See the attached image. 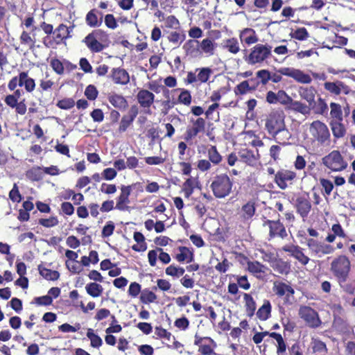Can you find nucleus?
Masks as SVG:
<instances>
[{
	"label": "nucleus",
	"mask_w": 355,
	"mask_h": 355,
	"mask_svg": "<svg viewBox=\"0 0 355 355\" xmlns=\"http://www.w3.org/2000/svg\"><path fill=\"white\" fill-rule=\"evenodd\" d=\"M83 42L92 53H100L109 46L110 35L103 29H94L83 39Z\"/></svg>",
	"instance_id": "nucleus-1"
},
{
	"label": "nucleus",
	"mask_w": 355,
	"mask_h": 355,
	"mask_svg": "<svg viewBox=\"0 0 355 355\" xmlns=\"http://www.w3.org/2000/svg\"><path fill=\"white\" fill-rule=\"evenodd\" d=\"M307 232L312 238H307L306 239V245L313 254L322 257L324 255L334 252L335 248L334 246L318 239L320 234L316 230L310 227L308 228Z\"/></svg>",
	"instance_id": "nucleus-2"
},
{
	"label": "nucleus",
	"mask_w": 355,
	"mask_h": 355,
	"mask_svg": "<svg viewBox=\"0 0 355 355\" xmlns=\"http://www.w3.org/2000/svg\"><path fill=\"white\" fill-rule=\"evenodd\" d=\"M277 73H270V80L273 83H278L282 80V75L293 78L295 81L301 84H310L312 81L311 77L304 73L302 70L293 67H282Z\"/></svg>",
	"instance_id": "nucleus-3"
},
{
	"label": "nucleus",
	"mask_w": 355,
	"mask_h": 355,
	"mask_svg": "<svg viewBox=\"0 0 355 355\" xmlns=\"http://www.w3.org/2000/svg\"><path fill=\"white\" fill-rule=\"evenodd\" d=\"M233 181L226 173L215 175L211 181L210 188L216 198H224L229 196L232 190Z\"/></svg>",
	"instance_id": "nucleus-4"
},
{
	"label": "nucleus",
	"mask_w": 355,
	"mask_h": 355,
	"mask_svg": "<svg viewBox=\"0 0 355 355\" xmlns=\"http://www.w3.org/2000/svg\"><path fill=\"white\" fill-rule=\"evenodd\" d=\"M272 46L267 43L257 44L251 48L250 53L243 58L250 65L263 64L272 56Z\"/></svg>",
	"instance_id": "nucleus-5"
},
{
	"label": "nucleus",
	"mask_w": 355,
	"mask_h": 355,
	"mask_svg": "<svg viewBox=\"0 0 355 355\" xmlns=\"http://www.w3.org/2000/svg\"><path fill=\"white\" fill-rule=\"evenodd\" d=\"M351 261L344 254H340L333 259L330 264V271L336 281L348 279L351 271Z\"/></svg>",
	"instance_id": "nucleus-6"
},
{
	"label": "nucleus",
	"mask_w": 355,
	"mask_h": 355,
	"mask_svg": "<svg viewBox=\"0 0 355 355\" xmlns=\"http://www.w3.org/2000/svg\"><path fill=\"white\" fill-rule=\"evenodd\" d=\"M309 132L313 141L321 146H329L331 142V135L327 125L316 120L310 124Z\"/></svg>",
	"instance_id": "nucleus-7"
},
{
	"label": "nucleus",
	"mask_w": 355,
	"mask_h": 355,
	"mask_svg": "<svg viewBox=\"0 0 355 355\" xmlns=\"http://www.w3.org/2000/svg\"><path fill=\"white\" fill-rule=\"evenodd\" d=\"M265 128L268 134L275 137L285 129L284 116L282 112H270L265 120Z\"/></svg>",
	"instance_id": "nucleus-8"
},
{
	"label": "nucleus",
	"mask_w": 355,
	"mask_h": 355,
	"mask_svg": "<svg viewBox=\"0 0 355 355\" xmlns=\"http://www.w3.org/2000/svg\"><path fill=\"white\" fill-rule=\"evenodd\" d=\"M322 163L327 168L334 172L342 171L347 167V162L340 152L334 150L322 159Z\"/></svg>",
	"instance_id": "nucleus-9"
},
{
	"label": "nucleus",
	"mask_w": 355,
	"mask_h": 355,
	"mask_svg": "<svg viewBox=\"0 0 355 355\" xmlns=\"http://www.w3.org/2000/svg\"><path fill=\"white\" fill-rule=\"evenodd\" d=\"M17 86L24 87L26 92L31 93L35 89V80L28 76V71H21L18 76L12 78L8 84L10 91L15 90Z\"/></svg>",
	"instance_id": "nucleus-10"
},
{
	"label": "nucleus",
	"mask_w": 355,
	"mask_h": 355,
	"mask_svg": "<svg viewBox=\"0 0 355 355\" xmlns=\"http://www.w3.org/2000/svg\"><path fill=\"white\" fill-rule=\"evenodd\" d=\"M263 227H268V236L271 239L280 238L284 239L288 236L287 231L284 223L279 219L270 220L263 218Z\"/></svg>",
	"instance_id": "nucleus-11"
},
{
	"label": "nucleus",
	"mask_w": 355,
	"mask_h": 355,
	"mask_svg": "<svg viewBox=\"0 0 355 355\" xmlns=\"http://www.w3.org/2000/svg\"><path fill=\"white\" fill-rule=\"evenodd\" d=\"M298 315L310 328L316 329L322 324L318 313L311 306H300Z\"/></svg>",
	"instance_id": "nucleus-12"
},
{
	"label": "nucleus",
	"mask_w": 355,
	"mask_h": 355,
	"mask_svg": "<svg viewBox=\"0 0 355 355\" xmlns=\"http://www.w3.org/2000/svg\"><path fill=\"white\" fill-rule=\"evenodd\" d=\"M55 83L52 80L41 79L40 80L39 87L37 92L40 96L37 98L39 104L42 107H47L53 103L52 94H48L47 92L51 91Z\"/></svg>",
	"instance_id": "nucleus-13"
},
{
	"label": "nucleus",
	"mask_w": 355,
	"mask_h": 355,
	"mask_svg": "<svg viewBox=\"0 0 355 355\" xmlns=\"http://www.w3.org/2000/svg\"><path fill=\"white\" fill-rule=\"evenodd\" d=\"M272 291L279 297H284L285 304H292L291 297H293L295 291L291 286L283 282L276 281L273 283Z\"/></svg>",
	"instance_id": "nucleus-14"
},
{
	"label": "nucleus",
	"mask_w": 355,
	"mask_h": 355,
	"mask_svg": "<svg viewBox=\"0 0 355 355\" xmlns=\"http://www.w3.org/2000/svg\"><path fill=\"white\" fill-rule=\"evenodd\" d=\"M297 174L295 171L285 168H280L275 174L274 182L281 189H286L288 183L292 184L296 179Z\"/></svg>",
	"instance_id": "nucleus-15"
},
{
	"label": "nucleus",
	"mask_w": 355,
	"mask_h": 355,
	"mask_svg": "<svg viewBox=\"0 0 355 355\" xmlns=\"http://www.w3.org/2000/svg\"><path fill=\"white\" fill-rule=\"evenodd\" d=\"M282 250L295 259L301 265L306 266L310 258L304 252V249L298 245L286 244L282 247Z\"/></svg>",
	"instance_id": "nucleus-16"
},
{
	"label": "nucleus",
	"mask_w": 355,
	"mask_h": 355,
	"mask_svg": "<svg viewBox=\"0 0 355 355\" xmlns=\"http://www.w3.org/2000/svg\"><path fill=\"white\" fill-rule=\"evenodd\" d=\"M191 127H188L184 134V140L189 141L192 140L200 132H204L205 130L206 121L202 117H198L196 119H191Z\"/></svg>",
	"instance_id": "nucleus-17"
},
{
	"label": "nucleus",
	"mask_w": 355,
	"mask_h": 355,
	"mask_svg": "<svg viewBox=\"0 0 355 355\" xmlns=\"http://www.w3.org/2000/svg\"><path fill=\"white\" fill-rule=\"evenodd\" d=\"M155 94L148 89H141L137 94L136 98L140 107L146 113H150V108L155 101Z\"/></svg>",
	"instance_id": "nucleus-18"
},
{
	"label": "nucleus",
	"mask_w": 355,
	"mask_h": 355,
	"mask_svg": "<svg viewBox=\"0 0 355 355\" xmlns=\"http://www.w3.org/2000/svg\"><path fill=\"white\" fill-rule=\"evenodd\" d=\"M295 207L297 213L303 218H306L311 210V202L309 194L297 197Z\"/></svg>",
	"instance_id": "nucleus-19"
},
{
	"label": "nucleus",
	"mask_w": 355,
	"mask_h": 355,
	"mask_svg": "<svg viewBox=\"0 0 355 355\" xmlns=\"http://www.w3.org/2000/svg\"><path fill=\"white\" fill-rule=\"evenodd\" d=\"M139 114V107L137 105H131L128 114H124L120 121L118 131L120 133L125 132L130 127Z\"/></svg>",
	"instance_id": "nucleus-20"
},
{
	"label": "nucleus",
	"mask_w": 355,
	"mask_h": 355,
	"mask_svg": "<svg viewBox=\"0 0 355 355\" xmlns=\"http://www.w3.org/2000/svg\"><path fill=\"white\" fill-rule=\"evenodd\" d=\"M239 156L243 162L250 166H255L260 159L258 149L252 150L248 148H241L239 151Z\"/></svg>",
	"instance_id": "nucleus-21"
},
{
	"label": "nucleus",
	"mask_w": 355,
	"mask_h": 355,
	"mask_svg": "<svg viewBox=\"0 0 355 355\" xmlns=\"http://www.w3.org/2000/svg\"><path fill=\"white\" fill-rule=\"evenodd\" d=\"M132 191V185L121 186V193L116 198V203L115 209L119 211H126L129 207L128 205L130 203L129 197Z\"/></svg>",
	"instance_id": "nucleus-22"
},
{
	"label": "nucleus",
	"mask_w": 355,
	"mask_h": 355,
	"mask_svg": "<svg viewBox=\"0 0 355 355\" xmlns=\"http://www.w3.org/2000/svg\"><path fill=\"white\" fill-rule=\"evenodd\" d=\"M182 49L186 57L191 59L201 58L199 40H188L183 44Z\"/></svg>",
	"instance_id": "nucleus-23"
},
{
	"label": "nucleus",
	"mask_w": 355,
	"mask_h": 355,
	"mask_svg": "<svg viewBox=\"0 0 355 355\" xmlns=\"http://www.w3.org/2000/svg\"><path fill=\"white\" fill-rule=\"evenodd\" d=\"M109 78L116 85H125L130 82V75L128 72L121 67L112 68Z\"/></svg>",
	"instance_id": "nucleus-24"
},
{
	"label": "nucleus",
	"mask_w": 355,
	"mask_h": 355,
	"mask_svg": "<svg viewBox=\"0 0 355 355\" xmlns=\"http://www.w3.org/2000/svg\"><path fill=\"white\" fill-rule=\"evenodd\" d=\"M103 12L96 8L90 10L86 15V24L91 28H96L101 26L103 23Z\"/></svg>",
	"instance_id": "nucleus-25"
},
{
	"label": "nucleus",
	"mask_w": 355,
	"mask_h": 355,
	"mask_svg": "<svg viewBox=\"0 0 355 355\" xmlns=\"http://www.w3.org/2000/svg\"><path fill=\"white\" fill-rule=\"evenodd\" d=\"M107 98L109 103L115 108L119 110H125L128 107L127 99L121 94L114 92L109 93Z\"/></svg>",
	"instance_id": "nucleus-26"
},
{
	"label": "nucleus",
	"mask_w": 355,
	"mask_h": 355,
	"mask_svg": "<svg viewBox=\"0 0 355 355\" xmlns=\"http://www.w3.org/2000/svg\"><path fill=\"white\" fill-rule=\"evenodd\" d=\"M239 39L242 43L250 46L259 41L256 31L251 28H245L239 32Z\"/></svg>",
	"instance_id": "nucleus-27"
},
{
	"label": "nucleus",
	"mask_w": 355,
	"mask_h": 355,
	"mask_svg": "<svg viewBox=\"0 0 355 355\" xmlns=\"http://www.w3.org/2000/svg\"><path fill=\"white\" fill-rule=\"evenodd\" d=\"M300 96L306 101L309 105H313L315 103L317 90L313 86L300 87L298 89Z\"/></svg>",
	"instance_id": "nucleus-28"
},
{
	"label": "nucleus",
	"mask_w": 355,
	"mask_h": 355,
	"mask_svg": "<svg viewBox=\"0 0 355 355\" xmlns=\"http://www.w3.org/2000/svg\"><path fill=\"white\" fill-rule=\"evenodd\" d=\"M256 212V204L254 200H249L244 204L241 209L240 217L242 221L250 220Z\"/></svg>",
	"instance_id": "nucleus-29"
},
{
	"label": "nucleus",
	"mask_w": 355,
	"mask_h": 355,
	"mask_svg": "<svg viewBox=\"0 0 355 355\" xmlns=\"http://www.w3.org/2000/svg\"><path fill=\"white\" fill-rule=\"evenodd\" d=\"M216 48V44L211 38L203 39L200 42V51L201 52V58L203 54L206 56H211L214 54Z\"/></svg>",
	"instance_id": "nucleus-30"
},
{
	"label": "nucleus",
	"mask_w": 355,
	"mask_h": 355,
	"mask_svg": "<svg viewBox=\"0 0 355 355\" xmlns=\"http://www.w3.org/2000/svg\"><path fill=\"white\" fill-rule=\"evenodd\" d=\"M272 269L280 275H288L291 272V264L282 259H275L271 263Z\"/></svg>",
	"instance_id": "nucleus-31"
},
{
	"label": "nucleus",
	"mask_w": 355,
	"mask_h": 355,
	"mask_svg": "<svg viewBox=\"0 0 355 355\" xmlns=\"http://www.w3.org/2000/svg\"><path fill=\"white\" fill-rule=\"evenodd\" d=\"M173 92H179L180 94L178 98H175L178 104H182L186 106H189L192 102V96L191 92L184 88L173 89Z\"/></svg>",
	"instance_id": "nucleus-32"
},
{
	"label": "nucleus",
	"mask_w": 355,
	"mask_h": 355,
	"mask_svg": "<svg viewBox=\"0 0 355 355\" xmlns=\"http://www.w3.org/2000/svg\"><path fill=\"white\" fill-rule=\"evenodd\" d=\"M54 40L57 44H61L64 40L69 37L68 27L61 24L53 31Z\"/></svg>",
	"instance_id": "nucleus-33"
},
{
	"label": "nucleus",
	"mask_w": 355,
	"mask_h": 355,
	"mask_svg": "<svg viewBox=\"0 0 355 355\" xmlns=\"http://www.w3.org/2000/svg\"><path fill=\"white\" fill-rule=\"evenodd\" d=\"M178 250L180 253L176 254L175 257L178 262L186 261L187 263H190L193 261L194 259L193 253L187 247L180 246L178 247Z\"/></svg>",
	"instance_id": "nucleus-34"
},
{
	"label": "nucleus",
	"mask_w": 355,
	"mask_h": 355,
	"mask_svg": "<svg viewBox=\"0 0 355 355\" xmlns=\"http://www.w3.org/2000/svg\"><path fill=\"white\" fill-rule=\"evenodd\" d=\"M272 306L269 300H265L263 305L257 311V318L261 321H266L271 316Z\"/></svg>",
	"instance_id": "nucleus-35"
},
{
	"label": "nucleus",
	"mask_w": 355,
	"mask_h": 355,
	"mask_svg": "<svg viewBox=\"0 0 355 355\" xmlns=\"http://www.w3.org/2000/svg\"><path fill=\"white\" fill-rule=\"evenodd\" d=\"M223 48L232 54H236L241 50L239 41L236 37L223 40Z\"/></svg>",
	"instance_id": "nucleus-36"
},
{
	"label": "nucleus",
	"mask_w": 355,
	"mask_h": 355,
	"mask_svg": "<svg viewBox=\"0 0 355 355\" xmlns=\"http://www.w3.org/2000/svg\"><path fill=\"white\" fill-rule=\"evenodd\" d=\"M290 108L295 112L303 115L309 114L311 112V106L299 101H294L292 98V103L289 105Z\"/></svg>",
	"instance_id": "nucleus-37"
},
{
	"label": "nucleus",
	"mask_w": 355,
	"mask_h": 355,
	"mask_svg": "<svg viewBox=\"0 0 355 355\" xmlns=\"http://www.w3.org/2000/svg\"><path fill=\"white\" fill-rule=\"evenodd\" d=\"M26 177L32 182H38L43 179V171L40 166H33L26 172Z\"/></svg>",
	"instance_id": "nucleus-38"
},
{
	"label": "nucleus",
	"mask_w": 355,
	"mask_h": 355,
	"mask_svg": "<svg viewBox=\"0 0 355 355\" xmlns=\"http://www.w3.org/2000/svg\"><path fill=\"white\" fill-rule=\"evenodd\" d=\"M38 270L40 275L47 280L55 281L60 277L58 271L46 268L41 264L38 266Z\"/></svg>",
	"instance_id": "nucleus-39"
},
{
	"label": "nucleus",
	"mask_w": 355,
	"mask_h": 355,
	"mask_svg": "<svg viewBox=\"0 0 355 355\" xmlns=\"http://www.w3.org/2000/svg\"><path fill=\"white\" fill-rule=\"evenodd\" d=\"M342 121H332L330 123L333 135L336 138H341L345 135L346 129Z\"/></svg>",
	"instance_id": "nucleus-40"
},
{
	"label": "nucleus",
	"mask_w": 355,
	"mask_h": 355,
	"mask_svg": "<svg viewBox=\"0 0 355 355\" xmlns=\"http://www.w3.org/2000/svg\"><path fill=\"white\" fill-rule=\"evenodd\" d=\"M243 299L247 315L252 317L254 314L256 310V302L252 295L248 293H244Z\"/></svg>",
	"instance_id": "nucleus-41"
},
{
	"label": "nucleus",
	"mask_w": 355,
	"mask_h": 355,
	"mask_svg": "<svg viewBox=\"0 0 355 355\" xmlns=\"http://www.w3.org/2000/svg\"><path fill=\"white\" fill-rule=\"evenodd\" d=\"M85 290L87 293L92 297H98L101 295L103 288L96 282H91L86 285Z\"/></svg>",
	"instance_id": "nucleus-42"
},
{
	"label": "nucleus",
	"mask_w": 355,
	"mask_h": 355,
	"mask_svg": "<svg viewBox=\"0 0 355 355\" xmlns=\"http://www.w3.org/2000/svg\"><path fill=\"white\" fill-rule=\"evenodd\" d=\"M139 300L141 303L149 304L156 302L157 300V296L153 292V290L150 291L148 288H145L141 291Z\"/></svg>",
	"instance_id": "nucleus-43"
},
{
	"label": "nucleus",
	"mask_w": 355,
	"mask_h": 355,
	"mask_svg": "<svg viewBox=\"0 0 355 355\" xmlns=\"http://www.w3.org/2000/svg\"><path fill=\"white\" fill-rule=\"evenodd\" d=\"M208 159L214 164L218 165L223 160L222 155L219 153L216 146H211L207 150Z\"/></svg>",
	"instance_id": "nucleus-44"
},
{
	"label": "nucleus",
	"mask_w": 355,
	"mask_h": 355,
	"mask_svg": "<svg viewBox=\"0 0 355 355\" xmlns=\"http://www.w3.org/2000/svg\"><path fill=\"white\" fill-rule=\"evenodd\" d=\"M270 337L274 338L277 343V353L278 355L284 354L286 351V344L282 337V336L277 332H271Z\"/></svg>",
	"instance_id": "nucleus-45"
},
{
	"label": "nucleus",
	"mask_w": 355,
	"mask_h": 355,
	"mask_svg": "<svg viewBox=\"0 0 355 355\" xmlns=\"http://www.w3.org/2000/svg\"><path fill=\"white\" fill-rule=\"evenodd\" d=\"M311 106V110H313L316 114L324 115L328 112V106L324 99L321 97L318 98V101L315 102L313 105Z\"/></svg>",
	"instance_id": "nucleus-46"
},
{
	"label": "nucleus",
	"mask_w": 355,
	"mask_h": 355,
	"mask_svg": "<svg viewBox=\"0 0 355 355\" xmlns=\"http://www.w3.org/2000/svg\"><path fill=\"white\" fill-rule=\"evenodd\" d=\"M330 115L333 119L332 121H338L343 120V110L340 104L332 102L330 103Z\"/></svg>",
	"instance_id": "nucleus-47"
},
{
	"label": "nucleus",
	"mask_w": 355,
	"mask_h": 355,
	"mask_svg": "<svg viewBox=\"0 0 355 355\" xmlns=\"http://www.w3.org/2000/svg\"><path fill=\"white\" fill-rule=\"evenodd\" d=\"M197 71L198 81L200 83H207L212 74V70L209 67L198 68L196 69V72Z\"/></svg>",
	"instance_id": "nucleus-48"
},
{
	"label": "nucleus",
	"mask_w": 355,
	"mask_h": 355,
	"mask_svg": "<svg viewBox=\"0 0 355 355\" xmlns=\"http://www.w3.org/2000/svg\"><path fill=\"white\" fill-rule=\"evenodd\" d=\"M87 337L90 340V345L94 348H98L103 345L101 338L96 334L94 330L89 328L87 331Z\"/></svg>",
	"instance_id": "nucleus-49"
},
{
	"label": "nucleus",
	"mask_w": 355,
	"mask_h": 355,
	"mask_svg": "<svg viewBox=\"0 0 355 355\" xmlns=\"http://www.w3.org/2000/svg\"><path fill=\"white\" fill-rule=\"evenodd\" d=\"M19 40L22 45L28 46L30 49H33L35 47V37H31L30 33L25 31H22Z\"/></svg>",
	"instance_id": "nucleus-50"
},
{
	"label": "nucleus",
	"mask_w": 355,
	"mask_h": 355,
	"mask_svg": "<svg viewBox=\"0 0 355 355\" xmlns=\"http://www.w3.org/2000/svg\"><path fill=\"white\" fill-rule=\"evenodd\" d=\"M344 86V83L340 81L337 83L326 82L324 84V89L330 93L339 95L341 93V87Z\"/></svg>",
	"instance_id": "nucleus-51"
},
{
	"label": "nucleus",
	"mask_w": 355,
	"mask_h": 355,
	"mask_svg": "<svg viewBox=\"0 0 355 355\" xmlns=\"http://www.w3.org/2000/svg\"><path fill=\"white\" fill-rule=\"evenodd\" d=\"M169 42L173 44H182L186 39L185 33L182 31L181 33L177 31H173L169 33L167 37Z\"/></svg>",
	"instance_id": "nucleus-52"
},
{
	"label": "nucleus",
	"mask_w": 355,
	"mask_h": 355,
	"mask_svg": "<svg viewBox=\"0 0 355 355\" xmlns=\"http://www.w3.org/2000/svg\"><path fill=\"white\" fill-rule=\"evenodd\" d=\"M234 92L236 96H242L252 92L250 89L248 80H243L234 87Z\"/></svg>",
	"instance_id": "nucleus-53"
},
{
	"label": "nucleus",
	"mask_w": 355,
	"mask_h": 355,
	"mask_svg": "<svg viewBox=\"0 0 355 355\" xmlns=\"http://www.w3.org/2000/svg\"><path fill=\"white\" fill-rule=\"evenodd\" d=\"M311 344H312V351L313 353H315V354L321 353L322 354V353L327 352V345L323 341H322L319 339L313 338Z\"/></svg>",
	"instance_id": "nucleus-54"
},
{
	"label": "nucleus",
	"mask_w": 355,
	"mask_h": 355,
	"mask_svg": "<svg viewBox=\"0 0 355 355\" xmlns=\"http://www.w3.org/2000/svg\"><path fill=\"white\" fill-rule=\"evenodd\" d=\"M264 269H265V266L257 261H249L248 263V271L254 275H256L258 273H264L265 272Z\"/></svg>",
	"instance_id": "nucleus-55"
},
{
	"label": "nucleus",
	"mask_w": 355,
	"mask_h": 355,
	"mask_svg": "<svg viewBox=\"0 0 355 355\" xmlns=\"http://www.w3.org/2000/svg\"><path fill=\"white\" fill-rule=\"evenodd\" d=\"M196 180L193 178H188L183 184V191L185 194V197L189 198L190 196L193 193L195 184H196Z\"/></svg>",
	"instance_id": "nucleus-56"
},
{
	"label": "nucleus",
	"mask_w": 355,
	"mask_h": 355,
	"mask_svg": "<svg viewBox=\"0 0 355 355\" xmlns=\"http://www.w3.org/2000/svg\"><path fill=\"white\" fill-rule=\"evenodd\" d=\"M185 272V270L182 267H178L174 265H170L168 266L165 272L167 275L173 277H179L182 276Z\"/></svg>",
	"instance_id": "nucleus-57"
},
{
	"label": "nucleus",
	"mask_w": 355,
	"mask_h": 355,
	"mask_svg": "<svg viewBox=\"0 0 355 355\" xmlns=\"http://www.w3.org/2000/svg\"><path fill=\"white\" fill-rule=\"evenodd\" d=\"M259 79L261 85H266L270 80V72L268 69H261L255 74Z\"/></svg>",
	"instance_id": "nucleus-58"
},
{
	"label": "nucleus",
	"mask_w": 355,
	"mask_h": 355,
	"mask_svg": "<svg viewBox=\"0 0 355 355\" xmlns=\"http://www.w3.org/2000/svg\"><path fill=\"white\" fill-rule=\"evenodd\" d=\"M282 148L281 145H272L269 150V155L275 162L281 159Z\"/></svg>",
	"instance_id": "nucleus-59"
},
{
	"label": "nucleus",
	"mask_w": 355,
	"mask_h": 355,
	"mask_svg": "<svg viewBox=\"0 0 355 355\" xmlns=\"http://www.w3.org/2000/svg\"><path fill=\"white\" fill-rule=\"evenodd\" d=\"M38 223L44 227H53L58 225L59 220L57 216H50L49 218H40Z\"/></svg>",
	"instance_id": "nucleus-60"
},
{
	"label": "nucleus",
	"mask_w": 355,
	"mask_h": 355,
	"mask_svg": "<svg viewBox=\"0 0 355 355\" xmlns=\"http://www.w3.org/2000/svg\"><path fill=\"white\" fill-rule=\"evenodd\" d=\"M157 286L153 287V291H157L159 288L163 292L168 291L171 288V284L169 281L164 279H158L157 280Z\"/></svg>",
	"instance_id": "nucleus-61"
},
{
	"label": "nucleus",
	"mask_w": 355,
	"mask_h": 355,
	"mask_svg": "<svg viewBox=\"0 0 355 355\" xmlns=\"http://www.w3.org/2000/svg\"><path fill=\"white\" fill-rule=\"evenodd\" d=\"M155 334L157 338H164L168 341H170L172 338V334L161 326L155 327Z\"/></svg>",
	"instance_id": "nucleus-62"
},
{
	"label": "nucleus",
	"mask_w": 355,
	"mask_h": 355,
	"mask_svg": "<svg viewBox=\"0 0 355 355\" xmlns=\"http://www.w3.org/2000/svg\"><path fill=\"white\" fill-rule=\"evenodd\" d=\"M347 279L343 281L338 280L337 282L345 293L349 295H354L355 293V286L352 283H347Z\"/></svg>",
	"instance_id": "nucleus-63"
},
{
	"label": "nucleus",
	"mask_w": 355,
	"mask_h": 355,
	"mask_svg": "<svg viewBox=\"0 0 355 355\" xmlns=\"http://www.w3.org/2000/svg\"><path fill=\"white\" fill-rule=\"evenodd\" d=\"M56 105L62 110H69L75 105V101L71 98H65L58 101Z\"/></svg>",
	"instance_id": "nucleus-64"
}]
</instances>
